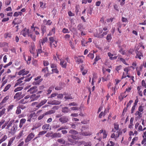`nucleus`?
<instances>
[{
    "label": "nucleus",
    "instance_id": "20",
    "mask_svg": "<svg viewBox=\"0 0 146 146\" xmlns=\"http://www.w3.org/2000/svg\"><path fill=\"white\" fill-rule=\"evenodd\" d=\"M9 98V96H6L3 100L0 103V104L1 105H3V104L6 103L7 101L8 100Z\"/></svg>",
    "mask_w": 146,
    "mask_h": 146
},
{
    "label": "nucleus",
    "instance_id": "5",
    "mask_svg": "<svg viewBox=\"0 0 146 146\" xmlns=\"http://www.w3.org/2000/svg\"><path fill=\"white\" fill-rule=\"evenodd\" d=\"M40 97V95L37 93L36 94H34L31 95L29 99V102H31L36 100Z\"/></svg>",
    "mask_w": 146,
    "mask_h": 146
},
{
    "label": "nucleus",
    "instance_id": "56",
    "mask_svg": "<svg viewBox=\"0 0 146 146\" xmlns=\"http://www.w3.org/2000/svg\"><path fill=\"white\" fill-rule=\"evenodd\" d=\"M54 88V86H52L49 88V89L47 91V94H50L52 92V89Z\"/></svg>",
    "mask_w": 146,
    "mask_h": 146
},
{
    "label": "nucleus",
    "instance_id": "25",
    "mask_svg": "<svg viewBox=\"0 0 146 146\" xmlns=\"http://www.w3.org/2000/svg\"><path fill=\"white\" fill-rule=\"evenodd\" d=\"M114 126V129H113L112 131L113 132H115L119 129V125L117 123H115Z\"/></svg>",
    "mask_w": 146,
    "mask_h": 146
},
{
    "label": "nucleus",
    "instance_id": "37",
    "mask_svg": "<svg viewBox=\"0 0 146 146\" xmlns=\"http://www.w3.org/2000/svg\"><path fill=\"white\" fill-rule=\"evenodd\" d=\"M55 112V111L54 110H52L48 111L46 112V115H50L54 113Z\"/></svg>",
    "mask_w": 146,
    "mask_h": 146
},
{
    "label": "nucleus",
    "instance_id": "4",
    "mask_svg": "<svg viewBox=\"0 0 146 146\" xmlns=\"http://www.w3.org/2000/svg\"><path fill=\"white\" fill-rule=\"evenodd\" d=\"M35 134L32 133H31L29 134L25 140V142L26 143L30 141L35 137Z\"/></svg>",
    "mask_w": 146,
    "mask_h": 146
},
{
    "label": "nucleus",
    "instance_id": "18",
    "mask_svg": "<svg viewBox=\"0 0 146 146\" xmlns=\"http://www.w3.org/2000/svg\"><path fill=\"white\" fill-rule=\"evenodd\" d=\"M42 129L45 130H50L51 129V127L49 124H45L42 127Z\"/></svg>",
    "mask_w": 146,
    "mask_h": 146
},
{
    "label": "nucleus",
    "instance_id": "43",
    "mask_svg": "<svg viewBox=\"0 0 146 146\" xmlns=\"http://www.w3.org/2000/svg\"><path fill=\"white\" fill-rule=\"evenodd\" d=\"M112 38L111 35L110 34H108L106 37L107 40L109 42L111 41Z\"/></svg>",
    "mask_w": 146,
    "mask_h": 146
},
{
    "label": "nucleus",
    "instance_id": "64",
    "mask_svg": "<svg viewBox=\"0 0 146 146\" xmlns=\"http://www.w3.org/2000/svg\"><path fill=\"white\" fill-rule=\"evenodd\" d=\"M57 141L62 144H64L65 143L64 140L62 139H58Z\"/></svg>",
    "mask_w": 146,
    "mask_h": 146
},
{
    "label": "nucleus",
    "instance_id": "62",
    "mask_svg": "<svg viewBox=\"0 0 146 146\" xmlns=\"http://www.w3.org/2000/svg\"><path fill=\"white\" fill-rule=\"evenodd\" d=\"M52 71L53 72L56 74H58L59 72V71H58V69L56 68L52 69Z\"/></svg>",
    "mask_w": 146,
    "mask_h": 146
},
{
    "label": "nucleus",
    "instance_id": "58",
    "mask_svg": "<svg viewBox=\"0 0 146 146\" xmlns=\"http://www.w3.org/2000/svg\"><path fill=\"white\" fill-rule=\"evenodd\" d=\"M42 33L43 34L46 31V27L45 26H42L41 28Z\"/></svg>",
    "mask_w": 146,
    "mask_h": 146
},
{
    "label": "nucleus",
    "instance_id": "22",
    "mask_svg": "<svg viewBox=\"0 0 146 146\" xmlns=\"http://www.w3.org/2000/svg\"><path fill=\"white\" fill-rule=\"evenodd\" d=\"M48 40V39L47 37H45L43 38L42 39H40V44L39 45L41 44V43L42 44V45H44L46 42H47Z\"/></svg>",
    "mask_w": 146,
    "mask_h": 146
},
{
    "label": "nucleus",
    "instance_id": "50",
    "mask_svg": "<svg viewBox=\"0 0 146 146\" xmlns=\"http://www.w3.org/2000/svg\"><path fill=\"white\" fill-rule=\"evenodd\" d=\"M106 110H105L104 111V112L103 113V112H101L100 114L99 115V117L100 118H101L102 117V116H104L106 113Z\"/></svg>",
    "mask_w": 146,
    "mask_h": 146
},
{
    "label": "nucleus",
    "instance_id": "11",
    "mask_svg": "<svg viewBox=\"0 0 146 146\" xmlns=\"http://www.w3.org/2000/svg\"><path fill=\"white\" fill-rule=\"evenodd\" d=\"M29 73V71L25 70V69H23L20 70L18 73V75L24 76L27 74Z\"/></svg>",
    "mask_w": 146,
    "mask_h": 146
},
{
    "label": "nucleus",
    "instance_id": "16",
    "mask_svg": "<svg viewBox=\"0 0 146 146\" xmlns=\"http://www.w3.org/2000/svg\"><path fill=\"white\" fill-rule=\"evenodd\" d=\"M108 31H107L105 32H103L102 33L101 35L97 34L96 36V37H97L99 38H102L104 37L108 33Z\"/></svg>",
    "mask_w": 146,
    "mask_h": 146
},
{
    "label": "nucleus",
    "instance_id": "29",
    "mask_svg": "<svg viewBox=\"0 0 146 146\" xmlns=\"http://www.w3.org/2000/svg\"><path fill=\"white\" fill-rule=\"evenodd\" d=\"M40 125L39 123H35L33 125V127L32 128V130H34V129L39 127Z\"/></svg>",
    "mask_w": 146,
    "mask_h": 146
},
{
    "label": "nucleus",
    "instance_id": "53",
    "mask_svg": "<svg viewBox=\"0 0 146 146\" xmlns=\"http://www.w3.org/2000/svg\"><path fill=\"white\" fill-rule=\"evenodd\" d=\"M103 134V139L106 138L107 137V134L106 131L105 130L103 131L102 133Z\"/></svg>",
    "mask_w": 146,
    "mask_h": 146
},
{
    "label": "nucleus",
    "instance_id": "2",
    "mask_svg": "<svg viewBox=\"0 0 146 146\" xmlns=\"http://www.w3.org/2000/svg\"><path fill=\"white\" fill-rule=\"evenodd\" d=\"M47 101V100L44 99L42 100L41 102L39 104H38L36 102L33 103L32 104V105L33 106H35L36 107V109H37L46 103Z\"/></svg>",
    "mask_w": 146,
    "mask_h": 146
},
{
    "label": "nucleus",
    "instance_id": "27",
    "mask_svg": "<svg viewBox=\"0 0 146 146\" xmlns=\"http://www.w3.org/2000/svg\"><path fill=\"white\" fill-rule=\"evenodd\" d=\"M52 136L53 137H61V134L59 133H56L53 134Z\"/></svg>",
    "mask_w": 146,
    "mask_h": 146
},
{
    "label": "nucleus",
    "instance_id": "9",
    "mask_svg": "<svg viewBox=\"0 0 146 146\" xmlns=\"http://www.w3.org/2000/svg\"><path fill=\"white\" fill-rule=\"evenodd\" d=\"M38 49L36 50L37 54L36 55H34L33 57L35 58H36L38 56V54H40V55L42 53L43 51L42 50V48L41 47V44H40L38 47Z\"/></svg>",
    "mask_w": 146,
    "mask_h": 146
},
{
    "label": "nucleus",
    "instance_id": "31",
    "mask_svg": "<svg viewBox=\"0 0 146 146\" xmlns=\"http://www.w3.org/2000/svg\"><path fill=\"white\" fill-rule=\"evenodd\" d=\"M11 86V85L10 84H9L7 85L5 87L4 89L3 90V91L4 92H6L7 91Z\"/></svg>",
    "mask_w": 146,
    "mask_h": 146
},
{
    "label": "nucleus",
    "instance_id": "61",
    "mask_svg": "<svg viewBox=\"0 0 146 146\" xmlns=\"http://www.w3.org/2000/svg\"><path fill=\"white\" fill-rule=\"evenodd\" d=\"M23 135V131H22L21 132H20L18 135L17 138V139H19Z\"/></svg>",
    "mask_w": 146,
    "mask_h": 146
},
{
    "label": "nucleus",
    "instance_id": "23",
    "mask_svg": "<svg viewBox=\"0 0 146 146\" xmlns=\"http://www.w3.org/2000/svg\"><path fill=\"white\" fill-rule=\"evenodd\" d=\"M134 120V118L133 117H131L130 121L129 124V127L130 129L132 128L133 126V121Z\"/></svg>",
    "mask_w": 146,
    "mask_h": 146
},
{
    "label": "nucleus",
    "instance_id": "3",
    "mask_svg": "<svg viewBox=\"0 0 146 146\" xmlns=\"http://www.w3.org/2000/svg\"><path fill=\"white\" fill-rule=\"evenodd\" d=\"M69 59L68 58H66V59H60V64L62 67L66 68L67 66V62H68Z\"/></svg>",
    "mask_w": 146,
    "mask_h": 146
},
{
    "label": "nucleus",
    "instance_id": "7",
    "mask_svg": "<svg viewBox=\"0 0 146 146\" xmlns=\"http://www.w3.org/2000/svg\"><path fill=\"white\" fill-rule=\"evenodd\" d=\"M42 112V110H40L37 112L36 114L35 112L32 113L29 115V117L33 119H34L36 118V114L39 115Z\"/></svg>",
    "mask_w": 146,
    "mask_h": 146
},
{
    "label": "nucleus",
    "instance_id": "21",
    "mask_svg": "<svg viewBox=\"0 0 146 146\" xmlns=\"http://www.w3.org/2000/svg\"><path fill=\"white\" fill-rule=\"evenodd\" d=\"M70 110L67 107L62 108V112L66 113L70 111Z\"/></svg>",
    "mask_w": 146,
    "mask_h": 146
},
{
    "label": "nucleus",
    "instance_id": "26",
    "mask_svg": "<svg viewBox=\"0 0 146 146\" xmlns=\"http://www.w3.org/2000/svg\"><path fill=\"white\" fill-rule=\"evenodd\" d=\"M28 36H30L33 41H36V36L35 35L31 34V33H30L28 34Z\"/></svg>",
    "mask_w": 146,
    "mask_h": 146
},
{
    "label": "nucleus",
    "instance_id": "33",
    "mask_svg": "<svg viewBox=\"0 0 146 146\" xmlns=\"http://www.w3.org/2000/svg\"><path fill=\"white\" fill-rule=\"evenodd\" d=\"M99 31V32H98L96 33H94V36L96 37V35L97 34H99V35H101V34L103 33V30H102V29L101 28H100L98 30Z\"/></svg>",
    "mask_w": 146,
    "mask_h": 146
},
{
    "label": "nucleus",
    "instance_id": "49",
    "mask_svg": "<svg viewBox=\"0 0 146 146\" xmlns=\"http://www.w3.org/2000/svg\"><path fill=\"white\" fill-rule=\"evenodd\" d=\"M108 54L109 57H110V59L111 60H112V59L113 58H112L114 55H116L115 54H112L110 52H108Z\"/></svg>",
    "mask_w": 146,
    "mask_h": 146
},
{
    "label": "nucleus",
    "instance_id": "59",
    "mask_svg": "<svg viewBox=\"0 0 146 146\" xmlns=\"http://www.w3.org/2000/svg\"><path fill=\"white\" fill-rule=\"evenodd\" d=\"M84 146H91L92 143L90 142H84Z\"/></svg>",
    "mask_w": 146,
    "mask_h": 146
},
{
    "label": "nucleus",
    "instance_id": "14",
    "mask_svg": "<svg viewBox=\"0 0 146 146\" xmlns=\"http://www.w3.org/2000/svg\"><path fill=\"white\" fill-rule=\"evenodd\" d=\"M35 45L34 44H32L30 48L29 51L31 53L33 54V56L35 55Z\"/></svg>",
    "mask_w": 146,
    "mask_h": 146
},
{
    "label": "nucleus",
    "instance_id": "36",
    "mask_svg": "<svg viewBox=\"0 0 146 146\" xmlns=\"http://www.w3.org/2000/svg\"><path fill=\"white\" fill-rule=\"evenodd\" d=\"M7 135L5 134L3 135V136L1 137V139H0L2 141L4 142L5 141L7 138Z\"/></svg>",
    "mask_w": 146,
    "mask_h": 146
},
{
    "label": "nucleus",
    "instance_id": "51",
    "mask_svg": "<svg viewBox=\"0 0 146 146\" xmlns=\"http://www.w3.org/2000/svg\"><path fill=\"white\" fill-rule=\"evenodd\" d=\"M142 113L141 112L139 111H137L135 113V115H138L139 117H141L142 116Z\"/></svg>",
    "mask_w": 146,
    "mask_h": 146
},
{
    "label": "nucleus",
    "instance_id": "1",
    "mask_svg": "<svg viewBox=\"0 0 146 146\" xmlns=\"http://www.w3.org/2000/svg\"><path fill=\"white\" fill-rule=\"evenodd\" d=\"M17 125L14 124L11 128L9 129L8 132V135L10 136L13 135L17 129Z\"/></svg>",
    "mask_w": 146,
    "mask_h": 146
},
{
    "label": "nucleus",
    "instance_id": "54",
    "mask_svg": "<svg viewBox=\"0 0 146 146\" xmlns=\"http://www.w3.org/2000/svg\"><path fill=\"white\" fill-rule=\"evenodd\" d=\"M45 22H46V24L47 25H51L52 22L50 20H48L47 21L46 20H45L44 21V23H45Z\"/></svg>",
    "mask_w": 146,
    "mask_h": 146
},
{
    "label": "nucleus",
    "instance_id": "47",
    "mask_svg": "<svg viewBox=\"0 0 146 146\" xmlns=\"http://www.w3.org/2000/svg\"><path fill=\"white\" fill-rule=\"evenodd\" d=\"M23 89L22 87H19L15 89L14 90L15 92H16L19 91H20L22 90Z\"/></svg>",
    "mask_w": 146,
    "mask_h": 146
},
{
    "label": "nucleus",
    "instance_id": "24",
    "mask_svg": "<svg viewBox=\"0 0 146 146\" xmlns=\"http://www.w3.org/2000/svg\"><path fill=\"white\" fill-rule=\"evenodd\" d=\"M26 119H22L20 120L19 127L21 128L22 127L23 124L25 122Z\"/></svg>",
    "mask_w": 146,
    "mask_h": 146
},
{
    "label": "nucleus",
    "instance_id": "42",
    "mask_svg": "<svg viewBox=\"0 0 146 146\" xmlns=\"http://www.w3.org/2000/svg\"><path fill=\"white\" fill-rule=\"evenodd\" d=\"M84 141H78L77 142L76 141V143L75 144H76L78 145H80L82 144L84 145Z\"/></svg>",
    "mask_w": 146,
    "mask_h": 146
},
{
    "label": "nucleus",
    "instance_id": "48",
    "mask_svg": "<svg viewBox=\"0 0 146 146\" xmlns=\"http://www.w3.org/2000/svg\"><path fill=\"white\" fill-rule=\"evenodd\" d=\"M141 143V144L143 145L144 146H146V138H143Z\"/></svg>",
    "mask_w": 146,
    "mask_h": 146
},
{
    "label": "nucleus",
    "instance_id": "57",
    "mask_svg": "<svg viewBox=\"0 0 146 146\" xmlns=\"http://www.w3.org/2000/svg\"><path fill=\"white\" fill-rule=\"evenodd\" d=\"M6 109L5 108L3 109L0 112V117L5 113Z\"/></svg>",
    "mask_w": 146,
    "mask_h": 146
},
{
    "label": "nucleus",
    "instance_id": "30",
    "mask_svg": "<svg viewBox=\"0 0 146 146\" xmlns=\"http://www.w3.org/2000/svg\"><path fill=\"white\" fill-rule=\"evenodd\" d=\"M14 139L15 138H10L9 141L8 143L7 146H11Z\"/></svg>",
    "mask_w": 146,
    "mask_h": 146
},
{
    "label": "nucleus",
    "instance_id": "46",
    "mask_svg": "<svg viewBox=\"0 0 146 146\" xmlns=\"http://www.w3.org/2000/svg\"><path fill=\"white\" fill-rule=\"evenodd\" d=\"M69 133L71 134L74 135H76L78 133L77 132L74 130H71L70 131Z\"/></svg>",
    "mask_w": 146,
    "mask_h": 146
},
{
    "label": "nucleus",
    "instance_id": "12",
    "mask_svg": "<svg viewBox=\"0 0 146 146\" xmlns=\"http://www.w3.org/2000/svg\"><path fill=\"white\" fill-rule=\"evenodd\" d=\"M47 103L51 105H59L60 103V102L57 100H51L48 101Z\"/></svg>",
    "mask_w": 146,
    "mask_h": 146
},
{
    "label": "nucleus",
    "instance_id": "55",
    "mask_svg": "<svg viewBox=\"0 0 146 146\" xmlns=\"http://www.w3.org/2000/svg\"><path fill=\"white\" fill-rule=\"evenodd\" d=\"M62 32L64 33H69L70 32L68 30L65 28H64L62 29Z\"/></svg>",
    "mask_w": 146,
    "mask_h": 146
},
{
    "label": "nucleus",
    "instance_id": "6",
    "mask_svg": "<svg viewBox=\"0 0 146 146\" xmlns=\"http://www.w3.org/2000/svg\"><path fill=\"white\" fill-rule=\"evenodd\" d=\"M84 58V57L83 56H75L74 59L76 62L78 63L82 62L83 61V59Z\"/></svg>",
    "mask_w": 146,
    "mask_h": 146
},
{
    "label": "nucleus",
    "instance_id": "17",
    "mask_svg": "<svg viewBox=\"0 0 146 146\" xmlns=\"http://www.w3.org/2000/svg\"><path fill=\"white\" fill-rule=\"evenodd\" d=\"M22 94L21 92L17 93L14 96V99H19L21 98L22 97Z\"/></svg>",
    "mask_w": 146,
    "mask_h": 146
},
{
    "label": "nucleus",
    "instance_id": "32",
    "mask_svg": "<svg viewBox=\"0 0 146 146\" xmlns=\"http://www.w3.org/2000/svg\"><path fill=\"white\" fill-rule=\"evenodd\" d=\"M68 141L71 143L70 144L68 143V145H72L74 144H75L76 143V141H75L73 139H70L69 137L68 138Z\"/></svg>",
    "mask_w": 146,
    "mask_h": 146
},
{
    "label": "nucleus",
    "instance_id": "35",
    "mask_svg": "<svg viewBox=\"0 0 146 146\" xmlns=\"http://www.w3.org/2000/svg\"><path fill=\"white\" fill-rule=\"evenodd\" d=\"M42 112L40 113V114ZM41 115H40L38 118V119L39 120H40L42 119V118H43V117H44V116L47 115L46 113H43L42 114V113H41Z\"/></svg>",
    "mask_w": 146,
    "mask_h": 146
},
{
    "label": "nucleus",
    "instance_id": "40",
    "mask_svg": "<svg viewBox=\"0 0 146 146\" xmlns=\"http://www.w3.org/2000/svg\"><path fill=\"white\" fill-rule=\"evenodd\" d=\"M50 46L51 48H56L57 46V41L52 43L50 44Z\"/></svg>",
    "mask_w": 146,
    "mask_h": 146
},
{
    "label": "nucleus",
    "instance_id": "8",
    "mask_svg": "<svg viewBox=\"0 0 146 146\" xmlns=\"http://www.w3.org/2000/svg\"><path fill=\"white\" fill-rule=\"evenodd\" d=\"M87 129V128H86L85 127H83L82 129V132L81 134L84 136H87L90 135H91V133L89 132H84V131Z\"/></svg>",
    "mask_w": 146,
    "mask_h": 146
},
{
    "label": "nucleus",
    "instance_id": "38",
    "mask_svg": "<svg viewBox=\"0 0 146 146\" xmlns=\"http://www.w3.org/2000/svg\"><path fill=\"white\" fill-rule=\"evenodd\" d=\"M42 79L41 78V79L38 80H35V81L33 82V84L35 85H38L42 81Z\"/></svg>",
    "mask_w": 146,
    "mask_h": 146
},
{
    "label": "nucleus",
    "instance_id": "45",
    "mask_svg": "<svg viewBox=\"0 0 146 146\" xmlns=\"http://www.w3.org/2000/svg\"><path fill=\"white\" fill-rule=\"evenodd\" d=\"M21 113V110L20 107L19 106L17 107V109L16 111V113L18 115L20 114Z\"/></svg>",
    "mask_w": 146,
    "mask_h": 146
},
{
    "label": "nucleus",
    "instance_id": "60",
    "mask_svg": "<svg viewBox=\"0 0 146 146\" xmlns=\"http://www.w3.org/2000/svg\"><path fill=\"white\" fill-rule=\"evenodd\" d=\"M14 107L13 105H9L8 107L7 111H10L12 110Z\"/></svg>",
    "mask_w": 146,
    "mask_h": 146
},
{
    "label": "nucleus",
    "instance_id": "34",
    "mask_svg": "<svg viewBox=\"0 0 146 146\" xmlns=\"http://www.w3.org/2000/svg\"><path fill=\"white\" fill-rule=\"evenodd\" d=\"M55 28H53L50 31L49 33L48 34V36H50L53 34H54L55 33Z\"/></svg>",
    "mask_w": 146,
    "mask_h": 146
},
{
    "label": "nucleus",
    "instance_id": "63",
    "mask_svg": "<svg viewBox=\"0 0 146 146\" xmlns=\"http://www.w3.org/2000/svg\"><path fill=\"white\" fill-rule=\"evenodd\" d=\"M70 35L67 34L64 36L65 39L66 40H68L70 38Z\"/></svg>",
    "mask_w": 146,
    "mask_h": 146
},
{
    "label": "nucleus",
    "instance_id": "41",
    "mask_svg": "<svg viewBox=\"0 0 146 146\" xmlns=\"http://www.w3.org/2000/svg\"><path fill=\"white\" fill-rule=\"evenodd\" d=\"M138 139L137 137H134L132 140V141L131 143V145H133L135 143V141H137Z\"/></svg>",
    "mask_w": 146,
    "mask_h": 146
},
{
    "label": "nucleus",
    "instance_id": "15",
    "mask_svg": "<svg viewBox=\"0 0 146 146\" xmlns=\"http://www.w3.org/2000/svg\"><path fill=\"white\" fill-rule=\"evenodd\" d=\"M36 88L37 87L36 86L32 87L28 90L27 92H30L31 94L35 93L36 92Z\"/></svg>",
    "mask_w": 146,
    "mask_h": 146
},
{
    "label": "nucleus",
    "instance_id": "28",
    "mask_svg": "<svg viewBox=\"0 0 146 146\" xmlns=\"http://www.w3.org/2000/svg\"><path fill=\"white\" fill-rule=\"evenodd\" d=\"M130 68H133V69H134L135 68H133L132 66H131L130 67H126L124 69V71L126 73V74H128V72L130 70Z\"/></svg>",
    "mask_w": 146,
    "mask_h": 146
},
{
    "label": "nucleus",
    "instance_id": "39",
    "mask_svg": "<svg viewBox=\"0 0 146 146\" xmlns=\"http://www.w3.org/2000/svg\"><path fill=\"white\" fill-rule=\"evenodd\" d=\"M4 37L5 38H11V34L10 33H7L4 34Z\"/></svg>",
    "mask_w": 146,
    "mask_h": 146
},
{
    "label": "nucleus",
    "instance_id": "10",
    "mask_svg": "<svg viewBox=\"0 0 146 146\" xmlns=\"http://www.w3.org/2000/svg\"><path fill=\"white\" fill-rule=\"evenodd\" d=\"M59 120L62 123H66L69 120L68 117L66 116H63L60 117L59 119Z\"/></svg>",
    "mask_w": 146,
    "mask_h": 146
},
{
    "label": "nucleus",
    "instance_id": "52",
    "mask_svg": "<svg viewBox=\"0 0 146 146\" xmlns=\"http://www.w3.org/2000/svg\"><path fill=\"white\" fill-rule=\"evenodd\" d=\"M49 40H50V44H52V43L56 41L54 40V38L52 37H50L49 38Z\"/></svg>",
    "mask_w": 146,
    "mask_h": 146
},
{
    "label": "nucleus",
    "instance_id": "19",
    "mask_svg": "<svg viewBox=\"0 0 146 146\" xmlns=\"http://www.w3.org/2000/svg\"><path fill=\"white\" fill-rule=\"evenodd\" d=\"M143 56V53L140 51H138L136 52V58H138L139 59H141V57Z\"/></svg>",
    "mask_w": 146,
    "mask_h": 146
},
{
    "label": "nucleus",
    "instance_id": "44",
    "mask_svg": "<svg viewBox=\"0 0 146 146\" xmlns=\"http://www.w3.org/2000/svg\"><path fill=\"white\" fill-rule=\"evenodd\" d=\"M137 74L138 76H139L141 75V71L142 68L141 67H140L139 68V70H138L137 68H136Z\"/></svg>",
    "mask_w": 146,
    "mask_h": 146
},
{
    "label": "nucleus",
    "instance_id": "13",
    "mask_svg": "<svg viewBox=\"0 0 146 146\" xmlns=\"http://www.w3.org/2000/svg\"><path fill=\"white\" fill-rule=\"evenodd\" d=\"M29 31L28 29L25 28L22 31L21 34L24 36H26L27 35H28V34L30 33H29Z\"/></svg>",
    "mask_w": 146,
    "mask_h": 146
}]
</instances>
